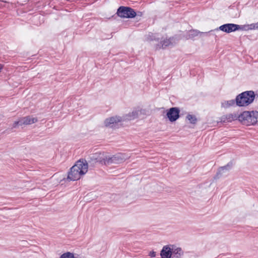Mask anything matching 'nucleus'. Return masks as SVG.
<instances>
[{
  "instance_id": "4468645a",
  "label": "nucleus",
  "mask_w": 258,
  "mask_h": 258,
  "mask_svg": "<svg viewBox=\"0 0 258 258\" xmlns=\"http://www.w3.org/2000/svg\"><path fill=\"white\" fill-rule=\"evenodd\" d=\"M208 32H201L197 30H191L190 31H187L186 34L184 36L186 39H193L194 37L197 36L199 34H207Z\"/></svg>"
},
{
  "instance_id": "1a4fd4ad",
  "label": "nucleus",
  "mask_w": 258,
  "mask_h": 258,
  "mask_svg": "<svg viewBox=\"0 0 258 258\" xmlns=\"http://www.w3.org/2000/svg\"><path fill=\"white\" fill-rule=\"evenodd\" d=\"M180 110L177 107H172L167 110L166 115L171 122L176 121L179 117Z\"/></svg>"
},
{
  "instance_id": "9d476101",
  "label": "nucleus",
  "mask_w": 258,
  "mask_h": 258,
  "mask_svg": "<svg viewBox=\"0 0 258 258\" xmlns=\"http://www.w3.org/2000/svg\"><path fill=\"white\" fill-rule=\"evenodd\" d=\"M122 118L120 116L111 117L106 118L104 121V124L106 127H113L115 124L119 122L122 121Z\"/></svg>"
},
{
  "instance_id": "423d86ee",
  "label": "nucleus",
  "mask_w": 258,
  "mask_h": 258,
  "mask_svg": "<svg viewBox=\"0 0 258 258\" xmlns=\"http://www.w3.org/2000/svg\"><path fill=\"white\" fill-rule=\"evenodd\" d=\"M238 30H241V25H239L237 24H232V23H227L223 24L220 26L219 27L213 30H211L209 31V32H211L213 31H218L219 30H221L223 32L229 33L232 32L236 31Z\"/></svg>"
},
{
  "instance_id": "6e6552de",
  "label": "nucleus",
  "mask_w": 258,
  "mask_h": 258,
  "mask_svg": "<svg viewBox=\"0 0 258 258\" xmlns=\"http://www.w3.org/2000/svg\"><path fill=\"white\" fill-rule=\"evenodd\" d=\"M124 160L125 157L121 153H118L111 157H108L107 160L105 162V165L119 164L122 162Z\"/></svg>"
},
{
  "instance_id": "aec40b11",
  "label": "nucleus",
  "mask_w": 258,
  "mask_h": 258,
  "mask_svg": "<svg viewBox=\"0 0 258 258\" xmlns=\"http://www.w3.org/2000/svg\"><path fill=\"white\" fill-rule=\"evenodd\" d=\"M186 119L189 120V122L191 124H196L197 121V118L194 115L188 114L186 116Z\"/></svg>"
},
{
  "instance_id": "4be33fe9",
  "label": "nucleus",
  "mask_w": 258,
  "mask_h": 258,
  "mask_svg": "<svg viewBox=\"0 0 258 258\" xmlns=\"http://www.w3.org/2000/svg\"><path fill=\"white\" fill-rule=\"evenodd\" d=\"M149 256L151 257H155L156 256V252L153 250L151 251L149 253Z\"/></svg>"
},
{
  "instance_id": "f8f14e48",
  "label": "nucleus",
  "mask_w": 258,
  "mask_h": 258,
  "mask_svg": "<svg viewBox=\"0 0 258 258\" xmlns=\"http://www.w3.org/2000/svg\"><path fill=\"white\" fill-rule=\"evenodd\" d=\"M93 158L96 162L105 165V162L107 160L108 157L103 152H97L93 154Z\"/></svg>"
},
{
  "instance_id": "0eeeda50",
  "label": "nucleus",
  "mask_w": 258,
  "mask_h": 258,
  "mask_svg": "<svg viewBox=\"0 0 258 258\" xmlns=\"http://www.w3.org/2000/svg\"><path fill=\"white\" fill-rule=\"evenodd\" d=\"M37 121V118L33 117L32 116H27L21 118L18 121H15L13 123V127L15 128L19 125H22L23 124H31Z\"/></svg>"
},
{
  "instance_id": "9b49d317",
  "label": "nucleus",
  "mask_w": 258,
  "mask_h": 258,
  "mask_svg": "<svg viewBox=\"0 0 258 258\" xmlns=\"http://www.w3.org/2000/svg\"><path fill=\"white\" fill-rule=\"evenodd\" d=\"M173 245H167L163 247L160 251L161 258H171L172 257V251Z\"/></svg>"
},
{
  "instance_id": "39448f33",
  "label": "nucleus",
  "mask_w": 258,
  "mask_h": 258,
  "mask_svg": "<svg viewBox=\"0 0 258 258\" xmlns=\"http://www.w3.org/2000/svg\"><path fill=\"white\" fill-rule=\"evenodd\" d=\"M116 14L123 18H133L136 16V12L131 7L120 6L117 9Z\"/></svg>"
},
{
  "instance_id": "b1692460",
  "label": "nucleus",
  "mask_w": 258,
  "mask_h": 258,
  "mask_svg": "<svg viewBox=\"0 0 258 258\" xmlns=\"http://www.w3.org/2000/svg\"><path fill=\"white\" fill-rule=\"evenodd\" d=\"M8 0H0V1L4 2V3H7V1Z\"/></svg>"
},
{
  "instance_id": "f257e3e1",
  "label": "nucleus",
  "mask_w": 258,
  "mask_h": 258,
  "mask_svg": "<svg viewBox=\"0 0 258 258\" xmlns=\"http://www.w3.org/2000/svg\"><path fill=\"white\" fill-rule=\"evenodd\" d=\"M180 38L177 36H174L169 38L160 37L157 33H149L146 36V40L148 42L155 41L158 42L155 44V48L158 50L165 49L167 46L175 44Z\"/></svg>"
},
{
  "instance_id": "20e7f679",
  "label": "nucleus",
  "mask_w": 258,
  "mask_h": 258,
  "mask_svg": "<svg viewBox=\"0 0 258 258\" xmlns=\"http://www.w3.org/2000/svg\"><path fill=\"white\" fill-rule=\"evenodd\" d=\"M238 119L246 125L255 124L258 122V111H244L238 115Z\"/></svg>"
},
{
  "instance_id": "dca6fc26",
  "label": "nucleus",
  "mask_w": 258,
  "mask_h": 258,
  "mask_svg": "<svg viewBox=\"0 0 258 258\" xmlns=\"http://www.w3.org/2000/svg\"><path fill=\"white\" fill-rule=\"evenodd\" d=\"M232 166V162H229L226 165L220 167L219 168L214 178L217 179V178H219V175H221V174H222L225 170H230L231 169Z\"/></svg>"
},
{
  "instance_id": "6ab92c4d",
  "label": "nucleus",
  "mask_w": 258,
  "mask_h": 258,
  "mask_svg": "<svg viewBox=\"0 0 258 258\" xmlns=\"http://www.w3.org/2000/svg\"><path fill=\"white\" fill-rule=\"evenodd\" d=\"M256 23H252L249 25H241V30H254L257 29L256 28Z\"/></svg>"
},
{
  "instance_id": "5701e85b",
  "label": "nucleus",
  "mask_w": 258,
  "mask_h": 258,
  "mask_svg": "<svg viewBox=\"0 0 258 258\" xmlns=\"http://www.w3.org/2000/svg\"><path fill=\"white\" fill-rule=\"evenodd\" d=\"M143 13L142 12L138 11V12H136V16L142 17L143 16Z\"/></svg>"
},
{
  "instance_id": "7ed1b4c3",
  "label": "nucleus",
  "mask_w": 258,
  "mask_h": 258,
  "mask_svg": "<svg viewBox=\"0 0 258 258\" xmlns=\"http://www.w3.org/2000/svg\"><path fill=\"white\" fill-rule=\"evenodd\" d=\"M255 94L252 91H246L238 95L236 98V105L239 107L246 106L254 100Z\"/></svg>"
},
{
  "instance_id": "a211bd4d",
  "label": "nucleus",
  "mask_w": 258,
  "mask_h": 258,
  "mask_svg": "<svg viewBox=\"0 0 258 258\" xmlns=\"http://www.w3.org/2000/svg\"><path fill=\"white\" fill-rule=\"evenodd\" d=\"M235 104H236L235 99H232L230 100L225 101L222 103L221 105L223 107L228 108L229 107L234 106Z\"/></svg>"
},
{
  "instance_id": "f3484780",
  "label": "nucleus",
  "mask_w": 258,
  "mask_h": 258,
  "mask_svg": "<svg viewBox=\"0 0 258 258\" xmlns=\"http://www.w3.org/2000/svg\"><path fill=\"white\" fill-rule=\"evenodd\" d=\"M183 252L182 250L180 247H175L174 246L172 251V257L171 258H181L183 255Z\"/></svg>"
},
{
  "instance_id": "393cba45",
  "label": "nucleus",
  "mask_w": 258,
  "mask_h": 258,
  "mask_svg": "<svg viewBox=\"0 0 258 258\" xmlns=\"http://www.w3.org/2000/svg\"><path fill=\"white\" fill-rule=\"evenodd\" d=\"M256 27L257 29L258 30V22L256 23Z\"/></svg>"
},
{
  "instance_id": "412c9836",
  "label": "nucleus",
  "mask_w": 258,
  "mask_h": 258,
  "mask_svg": "<svg viewBox=\"0 0 258 258\" xmlns=\"http://www.w3.org/2000/svg\"><path fill=\"white\" fill-rule=\"evenodd\" d=\"M59 258H75V257L73 253L67 252L61 254Z\"/></svg>"
},
{
  "instance_id": "f03ea898",
  "label": "nucleus",
  "mask_w": 258,
  "mask_h": 258,
  "mask_svg": "<svg viewBox=\"0 0 258 258\" xmlns=\"http://www.w3.org/2000/svg\"><path fill=\"white\" fill-rule=\"evenodd\" d=\"M88 171V164L86 161L84 162L80 160L70 169L68 178L72 181L77 180L80 178L82 175L85 174Z\"/></svg>"
},
{
  "instance_id": "ddd939ff",
  "label": "nucleus",
  "mask_w": 258,
  "mask_h": 258,
  "mask_svg": "<svg viewBox=\"0 0 258 258\" xmlns=\"http://www.w3.org/2000/svg\"><path fill=\"white\" fill-rule=\"evenodd\" d=\"M238 115L236 114H228L221 116L220 121L223 123L231 122L238 119Z\"/></svg>"
},
{
  "instance_id": "2eb2a0df",
  "label": "nucleus",
  "mask_w": 258,
  "mask_h": 258,
  "mask_svg": "<svg viewBox=\"0 0 258 258\" xmlns=\"http://www.w3.org/2000/svg\"><path fill=\"white\" fill-rule=\"evenodd\" d=\"M139 115V111L137 110H135L133 111L132 112H130L128 114H125V115L122 117V120H131L134 119L138 117Z\"/></svg>"
}]
</instances>
